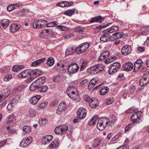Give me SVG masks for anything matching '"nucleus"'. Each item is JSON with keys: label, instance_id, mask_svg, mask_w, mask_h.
<instances>
[{"label": "nucleus", "instance_id": "obj_1", "mask_svg": "<svg viewBox=\"0 0 149 149\" xmlns=\"http://www.w3.org/2000/svg\"><path fill=\"white\" fill-rule=\"evenodd\" d=\"M41 73H42V72L38 70H36L35 71L31 69H27L22 72L19 74L18 76L19 78H21L30 76L29 78L28 79L27 81V82H29Z\"/></svg>", "mask_w": 149, "mask_h": 149}, {"label": "nucleus", "instance_id": "obj_2", "mask_svg": "<svg viewBox=\"0 0 149 149\" xmlns=\"http://www.w3.org/2000/svg\"><path fill=\"white\" fill-rule=\"evenodd\" d=\"M57 24L56 22H52L47 23V21L42 19L35 20L33 24V28H43L46 26L47 27H54Z\"/></svg>", "mask_w": 149, "mask_h": 149}, {"label": "nucleus", "instance_id": "obj_3", "mask_svg": "<svg viewBox=\"0 0 149 149\" xmlns=\"http://www.w3.org/2000/svg\"><path fill=\"white\" fill-rule=\"evenodd\" d=\"M72 88L73 87H70L67 90V94L68 96L73 100L76 102H79L80 100V96L78 93L76 94L75 92L72 90Z\"/></svg>", "mask_w": 149, "mask_h": 149}, {"label": "nucleus", "instance_id": "obj_4", "mask_svg": "<svg viewBox=\"0 0 149 149\" xmlns=\"http://www.w3.org/2000/svg\"><path fill=\"white\" fill-rule=\"evenodd\" d=\"M90 47L88 42H85L79 45L75 49V52L77 54H80L85 52Z\"/></svg>", "mask_w": 149, "mask_h": 149}, {"label": "nucleus", "instance_id": "obj_5", "mask_svg": "<svg viewBox=\"0 0 149 149\" xmlns=\"http://www.w3.org/2000/svg\"><path fill=\"white\" fill-rule=\"evenodd\" d=\"M104 69V65L101 64H99L93 66L89 68L90 70V72L91 74H95L102 72Z\"/></svg>", "mask_w": 149, "mask_h": 149}, {"label": "nucleus", "instance_id": "obj_6", "mask_svg": "<svg viewBox=\"0 0 149 149\" xmlns=\"http://www.w3.org/2000/svg\"><path fill=\"white\" fill-rule=\"evenodd\" d=\"M141 111H138L135 112L132 115L131 117V119L133 123L138 124L141 122Z\"/></svg>", "mask_w": 149, "mask_h": 149}, {"label": "nucleus", "instance_id": "obj_7", "mask_svg": "<svg viewBox=\"0 0 149 149\" xmlns=\"http://www.w3.org/2000/svg\"><path fill=\"white\" fill-rule=\"evenodd\" d=\"M109 120L107 118H101L99 119L97 124V127L100 131L104 130L106 126L108 125Z\"/></svg>", "mask_w": 149, "mask_h": 149}, {"label": "nucleus", "instance_id": "obj_8", "mask_svg": "<svg viewBox=\"0 0 149 149\" xmlns=\"http://www.w3.org/2000/svg\"><path fill=\"white\" fill-rule=\"evenodd\" d=\"M120 67V64L118 62H115L112 63L110 66L109 68V73L110 74L113 75L118 70Z\"/></svg>", "mask_w": 149, "mask_h": 149}, {"label": "nucleus", "instance_id": "obj_9", "mask_svg": "<svg viewBox=\"0 0 149 149\" xmlns=\"http://www.w3.org/2000/svg\"><path fill=\"white\" fill-rule=\"evenodd\" d=\"M68 127L66 125H61L56 127L55 130L54 132L56 134H62L68 129Z\"/></svg>", "mask_w": 149, "mask_h": 149}, {"label": "nucleus", "instance_id": "obj_10", "mask_svg": "<svg viewBox=\"0 0 149 149\" xmlns=\"http://www.w3.org/2000/svg\"><path fill=\"white\" fill-rule=\"evenodd\" d=\"M79 66L76 63H73L70 65L68 68L69 74L75 73L79 70Z\"/></svg>", "mask_w": 149, "mask_h": 149}, {"label": "nucleus", "instance_id": "obj_11", "mask_svg": "<svg viewBox=\"0 0 149 149\" xmlns=\"http://www.w3.org/2000/svg\"><path fill=\"white\" fill-rule=\"evenodd\" d=\"M149 83V74H144L141 79L139 84L141 86L146 85Z\"/></svg>", "mask_w": 149, "mask_h": 149}, {"label": "nucleus", "instance_id": "obj_12", "mask_svg": "<svg viewBox=\"0 0 149 149\" xmlns=\"http://www.w3.org/2000/svg\"><path fill=\"white\" fill-rule=\"evenodd\" d=\"M32 141V139L31 137L24 138L20 143L21 147H25L29 145Z\"/></svg>", "mask_w": 149, "mask_h": 149}, {"label": "nucleus", "instance_id": "obj_13", "mask_svg": "<svg viewBox=\"0 0 149 149\" xmlns=\"http://www.w3.org/2000/svg\"><path fill=\"white\" fill-rule=\"evenodd\" d=\"M66 109V103L65 102H61L58 107L56 113L57 114L60 115L64 112Z\"/></svg>", "mask_w": 149, "mask_h": 149}, {"label": "nucleus", "instance_id": "obj_14", "mask_svg": "<svg viewBox=\"0 0 149 149\" xmlns=\"http://www.w3.org/2000/svg\"><path fill=\"white\" fill-rule=\"evenodd\" d=\"M77 114L78 118L80 119H83L86 116V112L84 109L83 108H80L77 111Z\"/></svg>", "mask_w": 149, "mask_h": 149}, {"label": "nucleus", "instance_id": "obj_15", "mask_svg": "<svg viewBox=\"0 0 149 149\" xmlns=\"http://www.w3.org/2000/svg\"><path fill=\"white\" fill-rule=\"evenodd\" d=\"M134 68L133 64L131 62H128L125 63L123 66V70L126 71H131Z\"/></svg>", "mask_w": 149, "mask_h": 149}, {"label": "nucleus", "instance_id": "obj_16", "mask_svg": "<svg viewBox=\"0 0 149 149\" xmlns=\"http://www.w3.org/2000/svg\"><path fill=\"white\" fill-rule=\"evenodd\" d=\"M131 51V47L129 45H126L124 46L121 49L122 54L125 55H126L130 53Z\"/></svg>", "mask_w": 149, "mask_h": 149}, {"label": "nucleus", "instance_id": "obj_17", "mask_svg": "<svg viewBox=\"0 0 149 149\" xmlns=\"http://www.w3.org/2000/svg\"><path fill=\"white\" fill-rule=\"evenodd\" d=\"M41 97L42 96L40 95H37L33 96L30 99L29 102L32 104H36Z\"/></svg>", "mask_w": 149, "mask_h": 149}, {"label": "nucleus", "instance_id": "obj_18", "mask_svg": "<svg viewBox=\"0 0 149 149\" xmlns=\"http://www.w3.org/2000/svg\"><path fill=\"white\" fill-rule=\"evenodd\" d=\"M104 18L102 17L101 16H97L96 17L92 18L91 20L90 21L89 23H92L94 22H97L101 23L104 20Z\"/></svg>", "mask_w": 149, "mask_h": 149}, {"label": "nucleus", "instance_id": "obj_19", "mask_svg": "<svg viewBox=\"0 0 149 149\" xmlns=\"http://www.w3.org/2000/svg\"><path fill=\"white\" fill-rule=\"evenodd\" d=\"M90 106L92 108H95L98 105V102L97 99L91 98L89 102Z\"/></svg>", "mask_w": 149, "mask_h": 149}, {"label": "nucleus", "instance_id": "obj_20", "mask_svg": "<svg viewBox=\"0 0 149 149\" xmlns=\"http://www.w3.org/2000/svg\"><path fill=\"white\" fill-rule=\"evenodd\" d=\"M16 117L13 114L10 115L8 116V120L7 122V124L8 125L12 126L15 120Z\"/></svg>", "mask_w": 149, "mask_h": 149}, {"label": "nucleus", "instance_id": "obj_21", "mask_svg": "<svg viewBox=\"0 0 149 149\" xmlns=\"http://www.w3.org/2000/svg\"><path fill=\"white\" fill-rule=\"evenodd\" d=\"M53 137L52 135H48L44 136L42 139V143L45 144L49 143L53 139Z\"/></svg>", "mask_w": 149, "mask_h": 149}, {"label": "nucleus", "instance_id": "obj_22", "mask_svg": "<svg viewBox=\"0 0 149 149\" xmlns=\"http://www.w3.org/2000/svg\"><path fill=\"white\" fill-rule=\"evenodd\" d=\"M10 22L9 20L5 19L0 20V27L6 28L9 24Z\"/></svg>", "mask_w": 149, "mask_h": 149}, {"label": "nucleus", "instance_id": "obj_23", "mask_svg": "<svg viewBox=\"0 0 149 149\" xmlns=\"http://www.w3.org/2000/svg\"><path fill=\"white\" fill-rule=\"evenodd\" d=\"M59 141L57 140H54L50 144L49 147L52 149H56L58 146Z\"/></svg>", "mask_w": 149, "mask_h": 149}, {"label": "nucleus", "instance_id": "obj_24", "mask_svg": "<svg viewBox=\"0 0 149 149\" xmlns=\"http://www.w3.org/2000/svg\"><path fill=\"white\" fill-rule=\"evenodd\" d=\"M45 60L46 59L45 58H41L33 62L32 65L34 67L37 66L43 63Z\"/></svg>", "mask_w": 149, "mask_h": 149}, {"label": "nucleus", "instance_id": "obj_25", "mask_svg": "<svg viewBox=\"0 0 149 149\" xmlns=\"http://www.w3.org/2000/svg\"><path fill=\"white\" fill-rule=\"evenodd\" d=\"M52 32V31H49L48 29H44L40 34V36L42 38L44 37V35L45 36H50Z\"/></svg>", "mask_w": 149, "mask_h": 149}, {"label": "nucleus", "instance_id": "obj_26", "mask_svg": "<svg viewBox=\"0 0 149 149\" xmlns=\"http://www.w3.org/2000/svg\"><path fill=\"white\" fill-rule=\"evenodd\" d=\"M124 33L123 32L120 31L119 32H116L112 34V36H111V37H113V38L111 40H115L117 38H121L123 35Z\"/></svg>", "mask_w": 149, "mask_h": 149}, {"label": "nucleus", "instance_id": "obj_27", "mask_svg": "<svg viewBox=\"0 0 149 149\" xmlns=\"http://www.w3.org/2000/svg\"><path fill=\"white\" fill-rule=\"evenodd\" d=\"M48 89V87L47 85L39 86L38 91L41 93H45L47 92Z\"/></svg>", "mask_w": 149, "mask_h": 149}, {"label": "nucleus", "instance_id": "obj_28", "mask_svg": "<svg viewBox=\"0 0 149 149\" xmlns=\"http://www.w3.org/2000/svg\"><path fill=\"white\" fill-rule=\"evenodd\" d=\"M38 83H37L35 81L33 82L30 86V90L31 91H34L37 89L38 90L39 86L38 85Z\"/></svg>", "mask_w": 149, "mask_h": 149}, {"label": "nucleus", "instance_id": "obj_29", "mask_svg": "<svg viewBox=\"0 0 149 149\" xmlns=\"http://www.w3.org/2000/svg\"><path fill=\"white\" fill-rule=\"evenodd\" d=\"M75 48L73 47H69L66 49L65 54L67 55L72 54L75 52Z\"/></svg>", "mask_w": 149, "mask_h": 149}, {"label": "nucleus", "instance_id": "obj_30", "mask_svg": "<svg viewBox=\"0 0 149 149\" xmlns=\"http://www.w3.org/2000/svg\"><path fill=\"white\" fill-rule=\"evenodd\" d=\"M109 34L108 33H106L103 34L100 38V40L105 42H107L109 40Z\"/></svg>", "mask_w": 149, "mask_h": 149}, {"label": "nucleus", "instance_id": "obj_31", "mask_svg": "<svg viewBox=\"0 0 149 149\" xmlns=\"http://www.w3.org/2000/svg\"><path fill=\"white\" fill-rule=\"evenodd\" d=\"M101 89L100 90V92L101 95H104L108 92L109 88L107 87H101Z\"/></svg>", "mask_w": 149, "mask_h": 149}, {"label": "nucleus", "instance_id": "obj_32", "mask_svg": "<svg viewBox=\"0 0 149 149\" xmlns=\"http://www.w3.org/2000/svg\"><path fill=\"white\" fill-rule=\"evenodd\" d=\"M54 62V59L52 57H49L47 61V64L49 66H52L53 65Z\"/></svg>", "mask_w": 149, "mask_h": 149}, {"label": "nucleus", "instance_id": "obj_33", "mask_svg": "<svg viewBox=\"0 0 149 149\" xmlns=\"http://www.w3.org/2000/svg\"><path fill=\"white\" fill-rule=\"evenodd\" d=\"M57 69V68L56 69ZM67 67L64 64H62L59 69H57V72L60 73H64L66 71Z\"/></svg>", "mask_w": 149, "mask_h": 149}, {"label": "nucleus", "instance_id": "obj_34", "mask_svg": "<svg viewBox=\"0 0 149 149\" xmlns=\"http://www.w3.org/2000/svg\"><path fill=\"white\" fill-rule=\"evenodd\" d=\"M74 32L78 35L85 33L84 29H74Z\"/></svg>", "mask_w": 149, "mask_h": 149}, {"label": "nucleus", "instance_id": "obj_35", "mask_svg": "<svg viewBox=\"0 0 149 149\" xmlns=\"http://www.w3.org/2000/svg\"><path fill=\"white\" fill-rule=\"evenodd\" d=\"M9 93L7 92L6 93H0V103L8 95Z\"/></svg>", "mask_w": 149, "mask_h": 149}, {"label": "nucleus", "instance_id": "obj_36", "mask_svg": "<svg viewBox=\"0 0 149 149\" xmlns=\"http://www.w3.org/2000/svg\"><path fill=\"white\" fill-rule=\"evenodd\" d=\"M98 117L97 116H94L88 123L89 125H93L96 123Z\"/></svg>", "mask_w": 149, "mask_h": 149}, {"label": "nucleus", "instance_id": "obj_37", "mask_svg": "<svg viewBox=\"0 0 149 149\" xmlns=\"http://www.w3.org/2000/svg\"><path fill=\"white\" fill-rule=\"evenodd\" d=\"M46 78L45 77L43 76L39 78L38 79L36 80L35 81L37 83L39 84H43L45 81Z\"/></svg>", "mask_w": 149, "mask_h": 149}, {"label": "nucleus", "instance_id": "obj_38", "mask_svg": "<svg viewBox=\"0 0 149 149\" xmlns=\"http://www.w3.org/2000/svg\"><path fill=\"white\" fill-rule=\"evenodd\" d=\"M111 23H109V24H107V23H104V24H101L100 26L98 27H96V28H100H100L102 27L103 28H105V27H106L107 26H109V28H113L114 27H117V26H110V25H111Z\"/></svg>", "mask_w": 149, "mask_h": 149}, {"label": "nucleus", "instance_id": "obj_39", "mask_svg": "<svg viewBox=\"0 0 149 149\" xmlns=\"http://www.w3.org/2000/svg\"><path fill=\"white\" fill-rule=\"evenodd\" d=\"M75 10V8L68 10L64 13V14L68 16H71L74 14Z\"/></svg>", "mask_w": 149, "mask_h": 149}, {"label": "nucleus", "instance_id": "obj_40", "mask_svg": "<svg viewBox=\"0 0 149 149\" xmlns=\"http://www.w3.org/2000/svg\"><path fill=\"white\" fill-rule=\"evenodd\" d=\"M36 111L35 110L31 109L29 111L28 116L30 117H33L36 116Z\"/></svg>", "mask_w": 149, "mask_h": 149}, {"label": "nucleus", "instance_id": "obj_41", "mask_svg": "<svg viewBox=\"0 0 149 149\" xmlns=\"http://www.w3.org/2000/svg\"><path fill=\"white\" fill-rule=\"evenodd\" d=\"M94 142L93 144L92 145V147L94 148L98 147L101 143L100 140L97 139H95L94 140Z\"/></svg>", "mask_w": 149, "mask_h": 149}, {"label": "nucleus", "instance_id": "obj_42", "mask_svg": "<svg viewBox=\"0 0 149 149\" xmlns=\"http://www.w3.org/2000/svg\"><path fill=\"white\" fill-rule=\"evenodd\" d=\"M117 58L116 56H111L108 59L105 60L104 61V63L106 64H109L111 63L114 61V60H116Z\"/></svg>", "mask_w": 149, "mask_h": 149}, {"label": "nucleus", "instance_id": "obj_43", "mask_svg": "<svg viewBox=\"0 0 149 149\" xmlns=\"http://www.w3.org/2000/svg\"><path fill=\"white\" fill-rule=\"evenodd\" d=\"M142 65L136 63H134V66L133 72H137L139 70Z\"/></svg>", "mask_w": 149, "mask_h": 149}, {"label": "nucleus", "instance_id": "obj_44", "mask_svg": "<svg viewBox=\"0 0 149 149\" xmlns=\"http://www.w3.org/2000/svg\"><path fill=\"white\" fill-rule=\"evenodd\" d=\"M138 110V109H135L133 107H131L128 110H126L125 112L127 114L132 113L134 112H135L136 111Z\"/></svg>", "mask_w": 149, "mask_h": 149}, {"label": "nucleus", "instance_id": "obj_45", "mask_svg": "<svg viewBox=\"0 0 149 149\" xmlns=\"http://www.w3.org/2000/svg\"><path fill=\"white\" fill-rule=\"evenodd\" d=\"M115 31L114 29H106L104 30L103 32L104 33H108L109 35H110V33H112L114 32Z\"/></svg>", "mask_w": 149, "mask_h": 149}, {"label": "nucleus", "instance_id": "obj_46", "mask_svg": "<svg viewBox=\"0 0 149 149\" xmlns=\"http://www.w3.org/2000/svg\"><path fill=\"white\" fill-rule=\"evenodd\" d=\"M24 131L26 133H29L31 131L30 127L28 125L24 126L23 127Z\"/></svg>", "mask_w": 149, "mask_h": 149}, {"label": "nucleus", "instance_id": "obj_47", "mask_svg": "<svg viewBox=\"0 0 149 149\" xmlns=\"http://www.w3.org/2000/svg\"><path fill=\"white\" fill-rule=\"evenodd\" d=\"M15 104L13 102V100L11 101V102L8 104L7 107V109L9 110H11L12 109L13 106H14Z\"/></svg>", "mask_w": 149, "mask_h": 149}, {"label": "nucleus", "instance_id": "obj_48", "mask_svg": "<svg viewBox=\"0 0 149 149\" xmlns=\"http://www.w3.org/2000/svg\"><path fill=\"white\" fill-rule=\"evenodd\" d=\"M114 100L113 98H109L107 99L105 103L107 104H111L114 102Z\"/></svg>", "mask_w": 149, "mask_h": 149}, {"label": "nucleus", "instance_id": "obj_49", "mask_svg": "<svg viewBox=\"0 0 149 149\" xmlns=\"http://www.w3.org/2000/svg\"><path fill=\"white\" fill-rule=\"evenodd\" d=\"M12 78V76L11 74H7L4 77L3 80L5 81H9Z\"/></svg>", "mask_w": 149, "mask_h": 149}, {"label": "nucleus", "instance_id": "obj_50", "mask_svg": "<svg viewBox=\"0 0 149 149\" xmlns=\"http://www.w3.org/2000/svg\"><path fill=\"white\" fill-rule=\"evenodd\" d=\"M87 62L86 61H84L82 63V65L80 68L81 71L83 70L86 67L87 64Z\"/></svg>", "mask_w": 149, "mask_h": 149}, {"label": "nucleus", "instance_id": "obj_51", "mask_svg": "<svg viewBox=\"0 0 149 149\" xmlns=\"http://www.w3.org/2000/svg\"><path fill=\"white\" fill-rule=\"evenodd\" d=\"M98 81V79L96 78L93 79L89 82V85H91V84L93 85H95Z\"/></svg>", "mask_w": 149, "mask_h": 149}, {"label": "nucleus", "instance_id": "obj_52", "mask_svg": "<svg viewBox=\"0 0 149 149\" xmlns=\"http://www.w3.org/2000/svg\"><path fill=\"white\" fill-rule=\"evenodd\" d=\"M102 55L105 58H107L109 55L110 53L107 51H104L102 54Z\"/></svg>", "mask_w": 149, "mask_h": 149}, {"label": "nucleus", "instance_id": "obj_53", "mask_svg": "<svg viewBox=\"0 0 149 149\" xmlns=\"http://www.w3.org/2000/svg\"><path fill=\"white\" fill-rule=\"evenodd\" d=\"M133 125V123H130L128 125H127L125 127V132L130 130L132 128Z\"/></svg>", "mask_w": 149, "mask_h": 149}, {"label": "nucleus", "instance_id": "obj_54", "mask_svg": "<svg viewBox=\"0 0 149 149\" xmlns=\"http://www.w3.org/2000/svg\"><path fill=\"white\" fill-rule=\"evenodd\" d=\"M65 2V1L61 2L56 4L57 6H60L62 7H66V5Z\"/></svg>", "mask_w": 149, "mask_h": 149}, {"label": "nucleus", "instance_id": "obj_55", "mask_svg": "<svg viewBox=\"0 0 149 149\" xmlns=\"http://www.w3.org/2000/svg\"><path fill=\"white\" fill-rule=\"evenodd\" d=\"M47 104L48 102H44L40 103L39 107L40 108L44 109L46 107Z\"/></svg>", "mask_w": 149, "mask_h": 149}, {"label": "nucleus", "instance_id": "obj_56", "mask_svg": "<svg viewBox=\"0 0 149 149\" xmlns=\"http://www.w3.org/2000/svg\"><path fill=\"white\" fill-rule=\"evenodd\" d=\"M83 98L85 101L89 102L91 99L90 97L89 96L87 95H84Z\"/></svg>", "mask_w": 149, "mask_h": 149}, {"label": "nucleus", "instance_id": "obj_57", "mask_svg": "<svg viewBox=\"0 0 149 149\" xmlns=\"http://www.w3.org/2000/svg\"><path fill=\"white\" fill-rule=\"evenodd\" d=\"M14 9L15 7H14L13 4L9 5L7 8V10L9 12L11 11Z\"/></svg>", "mask_w": 149, "mask_h": 149}, {"label": "nucleus", "instance_id": "obj_58", "mask_svg": "<svg viewBox=\"0 0 149 149\" xmlns=\"http://www.w3.org/2000/svg\"><path fill=\"white\" fill-rule=\"evenodd\" d=\"M88 81L86 79H84L81 81L80 83V85L82 86H84L88 84Z\"/></svg>", "mask_w": 149, "mask_h": 149}, {"label": "nucleus", "instance_id": "obj_59", "mask_svg": "<svg viewBox=\"0 0 149 149\" xmlns=\"http://www.w3.org/2000/svg\"><path fill=\"white\" fill-rule=\"evenodd\" d=\"M21 27V26L19 24L17 25V24H11L10 27V28H20Z\"/></svg>", "mask_w": 149, "mask_h": 149}, {"label": "nucleus", "instance_id": "obj_60", "mask_svg": "<svg viewBox=\"0 0 149 149\" xmlns=\"http://www.w3.org/2000/svg\"><path fill=\"white\" fill-rule=\"evenodd\" d=\"M139 70L141 72H145L147 70V69L146 67L143 66L142 65Z\"/></svg>", "mask_w": 149, "mask_h": 149}, {"label": "nucleus", "instance_id": "obj_61", "mask_svg": "<svg viewBox=\"0 0 149 149\" xmlns=\"http://www.w3.org/2000/svg\"><path fill=\"white\" fill-rule=\"evenodd\" d=\"M60 78L59 76H58L54 77L53 79V81L55 82H58Z\"/></svg>", "mask_w": 149, "mask_h": 149}, {"label": "nucleus", "instance_id": "obj_62", "mask_svg": "<svg viewBox=\"0 0 149 149\" xmlns=\"http://www.w3.org/2000/svg\"><path fill=\"white\" fill-rule=\"evenodd\" d=\"M138 50L140 52H143L145 50V47H139L138 48Z\"/></svg>", "mask_w": 149, "mask_h": 149}, {"label": "nucleus", "instance_id": "obj_63", "mask_svg": "<svg viewBox=\"0 0 149 149\" xmlns=\"http://www.w3.org/2000/svg\"><path fill=\"white\" fill-rule=\"evenodd\" d=\"M66 7L69 6H72L73 4V2H68L65 1V2Z\"/></svg>", "mask_w": 149, "mask_h": 149}, {"label": "nucleus", "instance_id": "obj_64", "mask_svg": "<svg viewBox=\"0 0 149 149\" xmlns=\"http://www.w3.org/2000/svg\"><path fill=\"white\" fill-rule=\"evenodd\" d=\"M129 148L127 145L121 146H120L117 148L116 149H128Z\"/></svg>", "mask_w": 149, "mask_h": 149}]
</instances>
